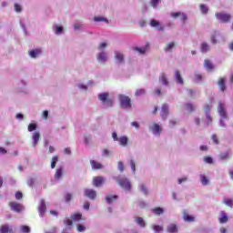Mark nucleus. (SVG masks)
Instances as JSON below:
<instances>
[{
	"label": "nucleus",
	"instance_id": "1",
	"mask_svg": "<svg viewBox=\"0 0 233 233\" xmlns=\"http://www.w3.org/2000/svg\"><path fill=\"white\" fill-rule=\"evenodd\" d=\"M116 180L117 181L119 187L121 188H124V190H127V192H130L132 190V184L130 183V180L127 177H116Z\"/></svg>",
	"mask_w": 233,
	"mask_h": 233
},
{
	"label": "nucleus",
	"instance_id": "2",
	"mask_svg": "<svg viewBox=\"0 0 233 233\" xmlns=\"http://www.w3.org/2000/svg\"><path fill=\"white\" fill-rule=\"evenodd\" d=\"M118 99L121 108H132V100L128 96L125 95H119Z\"/></svg>",
	"mask_w": 233,
	"mask_h": 233
},
{
	"label": "nucleus",
	"instance_id": "3",
	"mask_svg": "<svg viewBox=\"0 0 233 233\" xmlns=\"http://www.w3.org/2000/svg\"><path fill=\"white\" fill-rule=\"evenodd\" d=\"M98 99L106 106H113L114 100L110 98V95L108 93H102L98 95Z\"/></svg>",
	"mask_w": 233,
	"mask_h": 233
},
{
	"label": "nucleus",
	"instance_id": "4",
	"mask_svg": "<svg viewBox=\"0 0 233 233\" xmlns=\"http://www.w3.org/2000/svg\"><path fill=\"white\" fill-rule=\"evenodd\" d=\"M215 16L217 17L218 21H220V23H230V20L232 19V15L226 12L216 13Z\"/></svg>",
	"mask_w": 233,
	"mask_h": 233
},
{
	"label": "nucleus",
	"instance_id": "5",
	"mask_svg": "<svg viewBox=\"0 0 233 233\" xmlns=\"http://www.w3.org/2000/svg\"><path fill=\"white\" fill-rule=\"evenodd\" d=\"M171 17H173V19H177V17H180V21H182L184 24L187 23V15L181 12L171 13Z\"/></svg>",
	"mask_w": 233,
	"mask_h": 233
},
{
	"label": "nucleus",
	"instance_id": "6",
	"mask_svg": "<svg viewBox=\"0 0 233 233\" xmlns=\"http://www.w3.org/2000/svg\"><path fill=\"white\" fill-rule=\"evenodd\" d=\"M218 111L219 116H221L223 119H227L228 116H227V110L225 109V104H223L222 102H219L218 106Z\"/></svg>",
	"mask_w": 233,
	"mask_h": 233
},
{
	"label": "nucleus",
	"instance_id": "7",
	"mask_svg": "<svg viewBox=\"0 0 233 233\" xmlns=\"http://www.w3.org/2000/svg\"><path fill=\"white\" fill-rule=\"evenodd\" d=\"M38 212L41 218L45 216V212H46V204L45 203V199H41L38 205Z\"/></svg>",
	"mask_w": 233,
	"mask_h": 233
},
{
	"label": "nucleus",
	"instance_id": "8",
	"mask_svg": "<svg viewBox=\"0 0 233 233\" xmlns=\"http://www.w3.org/2000/svg\"><path fill=\"white\" fill-rule=\"evenodd\" d=\"M39 139H41V133L39 131H35L32 135L33 147H37L39 143Z\"/></svg>",
	"mask_w": 233,
	"mask_h": 233
},
{
	"label": "nucleus",
	"instance_id": "9",
	"mask_svg": "<svg viewBox=\"0 0 233 233\" xmlns=\"http://www.w3.org/2000/svg\"><path fill=\"white\" fill-rule=\"evenodd\" d=\"M9 207L11 208V210H13L14 212H21L23 210V205L15 202H10Z\"/></svg>",
	"mask_w": 233,
	"mask_h": 233
},
{
	"label": "nucleus",
	"instance_id": "10",
	"mask_svg": "<svg viewBox=\"0 0 233 233\" xmlns=\"http://www.w3.org/2000/svg\"><path fill=\"white\" fill-rule=\"evenodd\" d=\"M160 116L162 119H167V117H168V105L167 104L162 105Z\"/></svg>",
	"mask_w": 233,
	"mask_h": 233
},
{
	"label": "nucleus",
	"instance_id": "11",
	"mask_svg": "<svg viewBox=\"0 0 233 233\" xmlns=\"http://www.w3.org/2000/svg\"><path fill=\"white\" fill-rule=\"evenodd\" d=\"M150 26H152L153 28H157V30H159L160 32H163L165 30V27L161 26V23L155 19H152L150 21Z\"/></svg>",
	"mask_w": 233,
	"mask_h": 233
},
{
	"label": "nucleus",
	"instance_id": "12",
	"mask_svg": "<svg viewBox=\"0 0 233 233\" xmlns=\"http://www.w3.org/2000/svg\"><path fill=\"white\" fill-rule=\"evenodd\" d=\"M183 219L187 223H194V221H196V217L189 215L187 211H184Z\"/></svg>",
	"mask_w": 233,
	"mask_h": 233
},
{
	"label": "nucleus",
	"instance_id": "13",
	"mask_svg": "<svg viewBox=\"0 0 233 233\" xmlns=\"http://www.w3.org/2000/svg\"><path fill=\"white\" fill-rule=\"evenodd\" d=\"M105 183V177H95L93 178V185L94 187H101Z\"/></svg>",
	"mask_w": 233,
	"mask_h": 233
},
{
	"label": "nucleus",
	"instance_id": "14",
	"mask_svg": "<svg viewBox=\"0 0 233 233\" xmlns=\"http://www.w3.org/2000/svg\"><path fill=\"white\" fill-rule=\"evenodd\" d=\"M85 196L86 198H89V199H94L96 198L97 193L94 189H85Z\"/></svg>",
	"mask_w": 233,
	"mask_h": 233
},
{
	"label": "nucleus",
	"instance_id": "15",
	"mask_svg": "<svg viewBox=\"0 0 233 233\" xmlns=\"http://www.w3.org/2000/svg\"><path fill=\"white\" fill-rule=\"evenodd\" d=\"M178 230L177 224H169L167 228V233H177Z\"/></svg>",
	"mask_w": 233,
	"mask_h": 233
},
{
	"label": "nucleus",
	"instance_id": "16",
	"mask_svg": "<svg viewBox=\"0 0 233 233\" xmlns=\"http://www.w3.org/2000/svg\"><path fill=\"white\" fill-rule=\"evenodd\" d=\"M218 221L221 225L228 222V216H227L225 211L220 212V218H218Z\"/></svg>",
	"mask_w": 233,
	"mask_h": 233
},
{
	"label": "nucleus",
	"instance_id": "17",
	"mask_svg": "<svg viewBox=\"0 0 233 233\" xmlns=\"http://www.w3.org/2000/svg\"><path fill=\"white\" fill-rule=\"evenodd\" d=\"M0 233H14V229L8 225H3L0 227Z\"/></svg>",
	"mask_w": 233,
	"mask_h": 233
},
{
	"label": "nucleus",
	"instance_id": "18",
	"mask_svg": "<svg viewBox=\"0 0 233 233\" xmlns=\"http://www.w3.org/2000/svg\"><path fill=\"white\" fill-rule=\"evenodd\" d=\"M90 164L93 170H101L103 168V165L96 160H90Z\"/></svg>",
	"mask_w": 233,
	"mask_h": 233
},
{
	"label": "nucleus",
	"instance_id": "19",
	"mask_svg": "<svg viewBox=\"0 0 233 233\" xmlns=\"http://www.w3.org/2000/svg\"><path fill=\"white\" fill-rule=\"evenodd\" d=\"M116 199H119V197L117 195H109L106 197V201L109 205L112 203H116Z\"/></svg>",
	"mask_w": 233,
	"mask_h": 233
},
{
	"label": "nucleus",
	"instance_id": "20",
	"mask_svg": "<svg viewBox=\"0 0 233 233\" xmlns=\"http://www.w3.org/2000/svg\"><path fill=\"white\" fill-rule=\"evenodd\" d=\"M175 79L178 85H183V76H181V72H179V70L175 71Z\"/></svg>",
	"mask_w": 233,
	"mask_h": 233
},
{
	"label": "nucleus",
	"instance_id": "21",
	"mask_svg": "<svg viewBox=\"0 0 233 233\" xmlns=\"http://www.w3.org/2000/svg\"><path fill=\"white\" fill-rule=\"evenodd\" d=\"M151 130L155 136H159L161 134V127L158 124H154Z\"/></svg>",
	"mask_w": 233,
	"mask_h": 233
},
{
	"label": "nucleus",
	"instance_id": "22",
	"mask_svg": "<svg viewBox=\"0 0 233 233\" xmlns=\"http://www.w3.org/2000/svg\"><path fill=\"white\" fill-rule=\"evenodd\" d=\"M185 109L188 114H192V112H196V106H194V104L192 103H186L185 104Z\"/></svg>",
	"mask_w": 233,
	"mask_h": 233
},
{
	"label": "nucleus",
	"instance_id": "23",
	"mask_svg": "<svg viewBox=\"0 0 233 233\" xmlns=\"http://www.w3.org/2000/svg\"><path fill=\"white\" fill-rule=\"evenodd\" d=\"M218 86H219L221 92H225V91L227 90V86H226V84H225V78L220 77V78L218 79Z\"/></svg>",
	"mask_w": 233,
	"mask_h": 233
},
{
	"label": "nucleus",
	"instance_id": "24",
	"mask_svg": "<svg viewBox=\"0 0 233 233\" xmlns=\"http://www.w3.org/2000/svg\"><path fill=\"white\" fill-rule=\"evenodd\" d=\"M97 61L99 63H106L107 61L106 53L105 52L99 53L97 56Z\"/></svg>",
	"mask_w": 233,
	"mask_h": 233
},
{
	"label": "nucleus",
	"instance_id": "25",
	"mask_svg": "<svg viewBox=\"0 0 233 233\" xmlns=\"http://www.w3.org/2000/svg\"><path fill=\"white\" fill-rule=\"evenodd\" d=\"M117 141L121 147H127L128 145V137L127 136L119 137Z\"/></svg>",
	"mask_w": 233,
	"mask_h": 233
},
{
	"label": "nucleus",
	"instance_id": "26",
	"mask_svg": "<svg viewBox=\"0 0 233 233\" xmlns=\"http://www.w3.org/2000/svg\"><path fill=\"white\" fill-rule=\"evenodd\" d=\"M72 221L77 222L83 219V215L81 213H74L71 215Z\"/></svg>",
	"mask_w": 233,
	"mask_h": 233
},
{
	"label": "nucleus",
	"instance_id": "27",
	"mask_svg": "<svg viewBox=\"0 0 233 233\" xmlns=\"http://www.w3.org/2000/svg\"><path fill=\"white\" fill-rule=\"evenodd\" d=\"M115 57L120 63H123L125 61V56L123 55V53H120L118 51L115 52Z\"/></svg>",
	"mask_w": 233,
	"mask_h": 233
},
{
	"label": "nucleus",
	"instance_id": "28",
	"mask_svg": "<svg viewBox=\"0 0 233 233\" xmlns=\"http://www.w3.org/2000/svg\"><path fill=\"white\" fill-rule=\"evenodd\" d=\"M64 172L65 171L63 170V167L57 168L55 173V178L61 179L63 177Z\"/></svg>",
	"mask_w": 233,
	"mask_h": 233
},
{
	"label": "nucleus",
	"instance_id": "29",
	"mask_svg": "<svg viewBox=\"0 0 233 233\" xmlns=\"http://www.w3.org/2000/svg\"><path fill=\"white\" fill-rule=\"evenodd\" d=\"M204 66L205 68H207V70L210 71V70H214V65H212V62H210V60L206 59L204 62Z\"/></svg>",
	"mask_w": 233,
	"mask_h": 233
},
{
	"label": "nucleus",
	"instance_id": "30",
	"mask_svg": "<svg viewBox=\"0 0 233 233\" xmlns=\"http://www.w3.org/2000/svg\"><path fill=\"white\" fill-rule=\"evenodd\" d=\"M159 81L162 83V85H165V86L168 85V79L167 78V75H165V73L161 74Z\"/></svg>",
	"mask_w": 233,
	"mask_h": 233
},
{
	"label": "nucleus",
	"instance_id": "31",
	"mask_svg": "<svg viewBox=\"0 0 233 233\" xmlns=\"http://www.w3.org/2000/svg\"><path fill=\"white\" fill-rule=\"evenodd\" d=\"M153 214H156V216H161L163 212H165V209L163 208H155L152 209Z\"/></svg>",
	"mask_w": 233,
	"mask_h": 233
},
{
	"label": "nucleus",
	"instance_id": "32",
	"mask_svg": "<svg viewBox=\"0 0 233 233\" xmlns=\"http://www.w3.org/2000/svg\"><path fill=\"white\" fill-rule=\"evenodd\" d=\"M40 54H41V50L39 49H35L29 52L30 57H33V58L37 57V56H39Z\"/></svg>",
	"mask_w": 233,
	"mask_h": 233
},
{
	"label": "nucleus",
	"instance_id": "33",
	"mask_svg": "<svg viewBox=\"0 0 233 233\" xmlns=\"http://www.w3.org/2000/svg\"><path fill=\"white\" fill-rule=\"evenodd\" d=\"M223 203L227 205V207H229V208H232L233 207V200L232 198H224Z\"/></svg>",
	"mask_w": 233,
	"mask_h": 233
},
{
	"label": "nucleus",
	"instance_id": "34",
	"mask_svg": "<svg viewBox=\"0 0 233 233\" xmlns=\"http://www.w3.org/2000/svg\"><path fill=\"white\" fill-rule=\"evenodd\" d=\"M200 181L204 187H207L209 183L208 178L205 175H200Z\"/></svg>",
	"mask_w": 233,
	"mask_h": 233
},
{
	"label": "nucleus",
	"instance_id": "35",
	"mask_svg": "<svg viewBox=\"0 0 233 233\" xmlns=\"http://www.w3.org/2000/svg\"><path fill=\"white\" fill-rule=\"evenodd\" d=\"M27 130H28V132H34L35 130H37V124H35V123L29 124Z\"/></svg>",
	"mask_w": 233,
	"mask_h": 233
},
{
	"label": "nucleus",
	"instance_id": "36",
	"mask_svg": "<svg viewBox=\"0 0 233 233\" xmlns=\"http://www.w3.org/2000/svg\"><path fill=\"white\" fill-rule=\"evenodd\" d=\"M199 8H200V11L202 14H204V15L208 14V7L207 6V5L202 4V5H200Z\"/></svg>",
	"mask_w": 233,
	"mask_h": 233
},
{
	"label": "nucleus",
	"instance_id": "37",
	"mask_svg": "<svg viewBox=\"0 0 233 233\" xmlns=\"http://www.w3.org/2000/svg\"><path fill=\"white\" fill-rule=\"evenodd\" d=\"M57 161H59V157L54 156L51 160V168H54L57 165Z\"/></svg>",
	"mask_w": 233,
	"mask_h": 233
},
{
	"label": "nucleus",
	"instance_id": "38",
	"mask_svg": "<svg viewBox=\"0 0 233 233\" xmlns=\"http://www.w3.org/2000/svg\"><path fill=\"white\" fill-rule=\"evenodd\" d=\"M146 92H147V91H146L145 89H143V88L137 89V91H136V93H135V96H136L137 97H139V96H145Z\"/></svg>",
	"mask_w": 233,
	"mask_h": 233
},
{
	"label": "nucleus",
	"instance_id": "39",
	"mask_svg": "<svg viewBox=\"0 0 233 233\" xmlns=\"http://www.w3.org/2000/svg\"><path fill=\"white\" fill-rule=\"evenodd\" d=\"M228 157H230V155L228 154V151L220 153V155H219V158L222 159V160L228 159Z\"/></svg>",
	"mask_w": 233,
	"mask_h": 233
},
{
	"label": "nucleus",
	"instance_id": "40",
	"mask_svg": "<svg viewBox=\"0 0 233 233\" xmlns=\"http://www.w3.org/2000/svg\"><path fill=\"white\" fill-rule=\"evenodd\" d=\"M200 50H201V52H208V50H210V48L208 47V44H207L205 42L202 43Z\"/></svg>",
	"mask_w": 233,
	"mask_h": 233
},
{
	"label": "nucleus",
	"instance_id": "41",
	"mask_svg": "<svg viewBox=\"0 0 233 233\" xmlns=\"http://www.w3.org/2000/svg\"><path fill=\"white\" fill-rule=\"evenodd\" d=\"M137 225H139V227H142V228H145L147 226L145 224V220L141 217L137 218Z\"/></svg>",
	"mask_w": 233,
	"mask_h": 233
},
{
	"label": "nucleus",
	"instance_id": "42",
	"mask_svg": "<svg viewBox=\"0 0 233 233\" xmlns=\"http://www.w3.org/2000/svg\"><path fill=\"white\" fill-rule=\"evenodd\" d=\"M174 46H176V44L174 42H171V43L167 45V46L164 48V50H165V52H168L171 49H173Z\"/></svg>",
	"mask_w": 233,
	"mask_h": 233
},
{
	"label": "nucleus",
	"instance_id": "43",
	"mask_svg": "<svg viewBox=\"0 0 233 233\" xmlns=\"http://www.w3.org/2000/svg\"><path fill=\"white\" fill-rule=\"evenodd\" d=\"M135 52H138L139 54H145L147 52V47H133Z\"/></svg>",
	"mask_w": 233,
	"mask_h": 233
},
{
	"label": "nucleus",
	"instance_id": "44",
	"mask_svg": "<svg viewBox=\"0 0 233 233\" xmlns=\"http://www.w3.org/2000/svg\"><path fill=\"white\" fill-rule=\"evenodd\" d=\"M139 188L141 192H143L146 196H148V189L147 188V186L142 184L139 186Z\"/></svg>",
	"mask_w": 233,
	"mask_h": 233
},
{
	"label": "nucleus",
	"instance_id": "45",
	"mask_svg": "<svg viewBox=\"0 0 233 233\" xmlns=\"http://www.w3.org/2000/svg\"><path fill=\"white\" fill-rule=\"evenodd\" d=\"M66 203H70L72 201V193H66L64 197Z\"/></svg>",
	"mask_w": 233,
	"mask_h": 233
},
{
	"label": "nucleus",
	"instance_id": "46",
	"mask_svg": "<svg viewBox=\"0 0 233 233\" xmlns=\"http://www.w3.org/2000/svg\"><path fill=\"white\" fill-rule=\"evenodd\" d=\"M210 110H212V105L206 104L204 106V112L206 114H210Z\"/></svg>",
	"mask_w": 233,
	"mask_h": 233
},
{
	"label": "nucleus",
	"instance_id": "47",
	"mask_svg": "<svg viewBox=\"0 0 233 233\" xmlns=\"http://www.w3.org/2000/svg\"><path fill=\"white\" fill-rule=\"evenodd\" d=\"M161 3V0H150V5L153 8H157V5Z\"/></svg>",
	"mask_w": 233,
	"mask_h": 233
},
{
	"label": "nucleus",
	"instance_id": "48",
	"mask_svg": "<svg viewBox=\"0 0 233 233\" xmlns=\"http://www.w3.org/2000/svg\"><path fill=\"white\" fill-rule=\"evenodd\" d=\"M77 232H85L86 230V228L84 225L78 224L76 226Z\"/></svg>",
	"mask_w": 233,
	"mask_h": 233
},
{
	"label": "nucleus",
	"instance_id": "49",
	"mask_svg": "<svg viewBox=\"0 0 233 233\" xmlns=\"http://www.w3.org/2000/svg\"><path fill=\"white\" fill-rule=\"evenodd\" d=\"M153 230H155V232H162L163 226L155 225V226H153Z\"/></svg>",
	"mask_w": 233,
	"mask_h": 233
},
{
	"label": "nucleus",
	"instance_id": "50",
	"mask_svg": "<svg viewBox=\"0 0 233 233\" xmlns=\"http://www.w3.org/2000/svg\"><path fill=\"white\" fill-rule=\"evenodd\" d=\"M205 163H208V165H212L214 163V159L210 157H204Z\"/></svg>",
	"mask_w": 233,
	"mask_h": 233
},
{
	"label": "nucleus",
	"instance_id": "51",
	"mask_svg": "<svg viewBox=\"0 0 233 233\" xmlns=\"http://www.w3.org/2000/svg\"><path fill=\"white\" fill-rule=\"evenodd\" d=\"M64 225H65L66 227H72V225H74V222H73L72 219H66V220L64 221Z\"/></svg>",
	"mask_w": 233,
	"mask_h": 233
},
{
	"label": "nucleus",
	"instance_id": "52",
	"mask_svg": "<svg viewBox=\"0 0 233 233\" xmlns=\"http://www.w3.org/2000/svg\"><path fill=\"white\" fill-rule=\"evenodd\" d=\"M21 230L24 233H30V227H28V226H21Z\"/></svg>",
	"mask_w": 233,
	"mask_h": 233
},
{
	"label": "nucleus",
	"instance_id": "53",
	"mask_svg": "<svg viewBox=\"0 0 233 233\" xmlns=\"http://www.w3.org/2000/svg\"><path fill=\"white\" fill-rule=\"evenodd\" d=\"M118 170L120 172H125V165L121 161L118 162Z\"/></svg>",
	"mask_w": 233,
	"mask_h": 233
},
{
	"label": "nucleus",
	"instance_id": "54",
	"mask_svg": "<svg viewBox=\"0 0 233 233\" xmlns=\"http://www.w3.org/2000/svg\"><path fill=\"white\" fill-rule=\"evenodd\" d=\"M130 167H131L132 172L136 174V162L134 160H130Z\"/></svg>",
	"mask_w": 233,
	"mask_h": 233
},
{
	"label": "nucleus",
	"instance_id": "55",
	"mask_svg": "<svg viewBox=\"0 0 233 233\" xmlns=\"http://www.w3.org/2000/svg\"><path fill=\"white\" fill-rule=\"evenodd\" d=\"M211 139L215 143V145H219V140L218 139V136L212 135Z\"/></svg>",
	"mask_w": 233,
	"mask_h": 233
},
{
	"label": "nucleus",
	"instance_id": "56",
	"mask_svg": "<svg viewBox=\"0 0 233 233\" xmlns=\"http://www.w3.org/2000/svg\"><path fill=\"white\" fill-rule=\"evenodd\" d=\"M206 118H207V125H210L212 123V116L210 114H206Z\"/></svg>",
	"mask_w": 233,
	"mask_h": 233
},
{
	"label": "nucleus",
	"instance_id": "57",
	"mask_svg": "<svg viewBox=\"0 0 233 233\" xmlns=\"http://www.w3.org/2000/svg\"><path fill=\"white\" fill-rule=\"evenodd\" d=\"M194 123H195V125H197V127H199L200 125H201V118H199V117H195L194 118Z\"/></svg>",
	"mask_w": 233,
	"mask_h": 233
},
{
	"label": "nucleus",
	"instance_id": "58",
	"mask_svg": "<svg viewBox=\"0 0 233 233\" xmlns=\"http://www.w3.org/2000/svg\"><path fill=\"white\" fill-rule=\"evenodd\" d=\"M15 199H23V193L21 191L15 193Z\"/></svg>",
	"mask_w": 233,
	"mask_h": 233
},
{
	"label": "nucleus",
	"instance_id": "59",
	"mask_svg": "<svg viewBox=\"0 0 233 233\" xmlns=\"http://www.w3.org/2000/svg\"><path fill=\"white\" fill-rule=\"evenodd\" d=\"M94 21H96V23H99V22H101V21H106V18L96 16V17L94 18Z\"/></svg>",
	"mask_w": 233,
	"mask_h": 233
},
{
	"label": "nucleus",
	"instance_id": "60",
	"mask_svg": "<svg viewBox=\"0 0 233 233\" xmlns=\"http://www.w3.org/2000/svg\"><path fill=\"white\" fill-rule=\"evenodd\" d=\"M15 12H21L23 9L19 4H15Z\"/></svg>",
	"mask_w": 233,
	"mask_h": 233
},
{
	"label": "nucleus",
	"instance_id": "61",
	"mask_svg": "<svg viewBox=\"0 0 233 233\" xmlns=\"http://www.w3.org/2000/svg\"><path fill=\"white\" fill-rule=\"evenodd\" d=\"M201 79H203V76L201 75H195V81L197 83H199V81H201Z\"/></svg>",
	"mask_w": 233,
	"mask_h": 233
},
{
	"label": "nucleus",
	"instance_id": "62",
	"mask_svg": "<svg viewBox=\"0 0 233 233\" xmlns=\"http://www.w3.org/2000/svg\"><path fill=\"white\" fill-rule=\"evenodd\" d=\"M106 46H108V45L106 43H101L98 46V50H103V48H106Z\"/></svg>",
	"mask_w": 233,
	"mask_h": 233
},
{
	"label": "nucleus",
	"instance_id": "63",
	"mask_svg": "<svg viewBox=\"0 0 233 233\" xmlns=\"http://www.w3.org/2000/svg\"><path fill=\"white\" fill-rule=\"evenodd\" d=\"M62 33H63V27H61V26H56V34H62Z\"/></svg>",
	"mask_w": 233,
	"mask_h": 233
},
{
	"label": "nucleus",
	"instance_id": "64",
	"mask_svg": "<svg viewBox=\"0 0 233 233\" xmlns=\"http://www.w3.org/2000/svg\"><path fill=\"white\" fill-rule=\"evenodd\" d=\"M43 117H44V119H48V111L45 110L43 112Z\"/></svg>",
	"mask_w": 233,
	"mask_h": 233
}]
</instances>
